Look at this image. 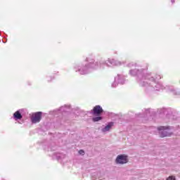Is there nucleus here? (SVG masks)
Returning <instances> with one entry per match:
<instances>
[{
    "mask_svg": "<svg viewBox=\"0 0 180 180\" xmlns=\"http://www.w3.org/2000/svg\"><path fill=\"white\" fill-rule=\"evenodd\" d=\"M117 164H127L129 162V159H127V155H119L116 160H115Z\"/></svg>",
    "mask_w": 180,
    "mask_h": 180,
    "instance_id": "1",
    "label": "nucleus"
},
{
    "mask_svg": "<svg viewBox=\"0 0 180 180\" xmlns=\"http://www.w3.org/2000/svg\"><path fill=\"white\" fill-rule=\"evenodd\" d=\"M158 129L159 131H161V130L162 131L160 134V137H168V136H171V134L169 131V127H159L158 128Z\"/></svg>",
    "mask_w": 180,
    "mask_h": 180,
    "instance_id": "2",
    "label": "nucleus"
},
{
    "mask_svg": "<svg viewBox=\"0 0 180 180\" xmlns=\"http://www.w3.org/2000/svg\"><path fill=\"white\" fill-rule=\"evenodd\" d=\"M41 120V112H37L32 114L31 121L32 123H39Z\"/></svg>",
    "mask_w": 180,
    "mask_h": 180,
    "instance_id": "3",
    "label": "nucleus"
},
{
    "mask_svg": "<svg viewBox=\"0 0 180 180\" xmlns=\"http://www.w3.org/2000/svg\"><path fill=\"white\" fill-rule=\"evenodd\" d=\"M94 116H101L103 112V109L101 108V105H96L94 107L93 110H91Z\"/></svg>",
    "mask_w": 180,
    "mask_h": 180,
    "instance_id": "4",
    "label": "nucleus"
},
{
    "mask_svg": "<svg viewBox=\"0 0 180 180\" xmlns=\"http://www.w3.org/2000/svg\"><path fill=\"white\" fill-rule=\"evenodd\" d=\"M113 122H109L107 126L105 127V128L103 129V131H109L112 127H113Z\"/></svg>",
    "mask_w": 180,
    "mask_h": 180,
    "instance_id": "5",
    "label": "nucleus"
},
{
    "mask_svg": "<svg viewBox=\"0 0 180 180\" xmlns=\"http://www.w3.org/2000/svg\"><path fill=\"white\" fill-rule=\"evenodd\" d=\"M13 117L17 120H20V119H22V114H20V112H19V111H16L15 112H14Z\"/></svg>",
    "mask_w": 180,
    "mask_h": 180,
    "instance_id": "6",
    "label": "nucleus"
},
{
    "mask_svg": "<svg viewBox=\"0 0 180 180\" xmlns=\"http://www.w3.org/2000/svg\"><path fill=\"white\" fill-rule=\"evenodd\" d=\"M93 122H99V120H102V117L101 115L98 117H95L92 118Z\"/></svg>",
    "mask_w": 180,
    "mask_h": 180,
    "instance_id": "7",
    "label": "nucleus"
},
{
    "mask_svg": "<svg viewBox=\"0 0 180 180\" xmlns=\"http://www.w3.org/2000/svg\"><path fill=\"white\" fill-rule=\"evenodd\" d=\"M167 180H176V179H175V176H169V177L167 179Z\"/></svg>",
    "mask_w": 180,
    "mask_h": 180,
    "instance_id": "8",
    "label": "nucleus"
},
{
    "mask_svg": "<svg viewBox=\"0 0 180 180\" xmlns=\"http://www.w3.org/2000/svg\"><path fill=\"white\" fill-rule=\"evenodd\" d=\"M79 154H80V155H84L85 154V152L84 151V150H79Z\"/></svg>",
    "mask_w": 180,
    "mask_h": 180,
    "instance_id": "9",
    "label": "nucleus"
}]
</instances>
